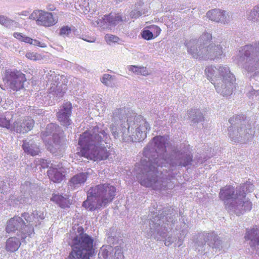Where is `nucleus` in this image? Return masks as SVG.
<instances>
[{
	"instance_id": "1",
	"label": "nucleus",
	"mask_w": 259,
	"mask_h": 259,
	"mask_svg": "<svg viewBox=\"0 0 259 259\" xmlns=\"http://www.w3.org/2000/svg\"><path fill=\"white\" fill-rule=\"evenodd\" d=\"M167 139L163 136H156L144 149L143 157L141 161V170L137 172V178L140 183L146 187L160 190L170 189L172 186L166 175L167 169L173 170L177 166H186L191 164L192 156L185 148H175L170 156H167L165 144Z\"/></svg>"
},
{
	"instance_id": "2",
	"label": "nucleus",
	"mask_w": 259,
	"mask_h": 259,
	"mask_svg": "<svg viewBox=\"0 0 259 259\" xmlns=\"http://www.w3.org/2000/svg\"><path fill=\"white\" fill-rule=\"evenodd\" d=\"M128 108H116L111 115L112 123L110 129L115 138L121 137L127 142H140L147 137L151 129L145 118L141 115L128 116Z\"/></svg>"
},
{
	"instance_id": "3",
	"label": "nucleus",
	"mask_w": 259,
	"mask_h": 259,
	"mask_svg": "<svg viewBox=\"0 0 259 259\" xmlns=\"http://www.w3.org/2000/svg\"><path fill=\"white\" fill-rule=\"evenodd\" d=\"M103 125L92 126L80 135L78 145L81 155L94 161L106 159L110 154V136Z\"/></svg>"
},
{
	"instance_id": "4",
	"label": "nucleus",
	"mask_w": 259,
	"mask_h": 259,
	"mask_svg": "<svg viewBox=\"0 0 259 259\" xmlns=\"http://www.w3.org/2000/svg\"><path fill=\"white\" fill-rule=\"evenodd\" d=\"M253 189L252 184L247 183L237 187L235 193L233 187L226 186L221 189L219 197L228 211L239 215L251 210L252 204L246 198V194L252 192Z\"/></svg>"
},
{
	"instance_id": "5",
	"label": "nucleus",
	"mask_w": 259,
	"mask_h": 259,
	"mask_svg": "<svg viewBox=\"0 0 259 259\" xmlns=\"http://www.w3.org/2000/svg\"><path fill=\"white\" fill-rule=\"evenodd\" d=\"M207 79L212 83L218 93L223 96L230 95L235 87V78L227 66H207L204 71Z\"/></svg>"
},
{
	"instance_id": "6",
	"label": "nucleus",
	"mask_w": 259,
	"mask_h": 259,
	"mask_svg": "<svg viewBox=\"0 0 259 259\" xmlns=\"http://www.w3.org/2000/svg\"><path fill=\"white\" fill-rule=\"evenodd\" d=\"M116 195V188L108 183L101 184L90 188L87 199L82 206L93 211L105 207L111 203Z\"/></svg>"
},
{
	"instance_id": "7",
	"label": "nucleus",
	"mask_w": 259,
	"mask_h": 259,
	"mask_svg": "<svg viewBox=\"0 0 259 259\" xmlns=\"http://www.w3.org/2000/svg\"><path fill=\"white\" fill-rule=\"evenodd\" d=\"M234 61L248 72L259 73V40L243 46Z\"/></svg>"
},
{
	"instance_id": "8",
	"label": "nucleus",
	"mask_w": 259,
	"mask_h": 259,
	"mask_svg": "<svg viewBox=\"0 0 259 259\" xmlns=\"http://www.w3.org/2000/svg\"><path fill=\"white\" fill-rule=\"evenodd\" d=\"M78 234L72 236L69 244L72 250L67 259H90L92 254L93 246V239L82 232L83 229L78 227Z\"/></svg>"
},
{
	"instance_id": "9",
	"label": "nucleus",
	"mask_w": 259,
	"mask_h": 259,
	"mask_svg": "<svg viewBox=\"0 0 259 259\" xmlns=\"http://www.w3.org/2000/svg\"><path fill=\"white\" fill-rule=\"evenodd\" d=\"M173 222L174 219L171 214L155 215L149 222V228L147 232L149 230L151 235L157 240L165 238L164 244L168 246L176 241V238L166 235L169 225L171 226L170 223L172 224Z\"/></svg>"
},
{
	"instance_id": "10",
	"label": "nucleus",
	"mask_w": 259,
	"mask_h": 259,
	"mask_svg": "<svg viewBox=\"0 0 259 259\" xmlns=\"http://www.w3.org/2000/svg\"><path fill=\"white\" fill-rule=\"evenodd\" d=\"M240 118L241 116L238 115L229 119L231 125L228 129V135L232 141L246 143L253 139L254 131L247 121H240Z\"/></svg>"
},
{
	"instance_id": "11",
	"label": "nucleus",
	"mask_w": 259,
	"mask_h": 259,
	"mask_svg": "<svg viewBox=\"0 0 259 259\" xmlns=\"http://www.w3.org/2000/svg\"><path fill=\"white\" fill-rule=\"evenodd\" d=\"M209 247L215 251L221 250L222 248V241L214 232L203 233L199 236L195 243V248L198 252H207V249Z\"/></svg>"
},
{
	"instance_id": "12",
	"label": "nucleus",
	"mask_w": 259,
	"mask_h": 259,
	"mask_svg": "<svg viewBox=\"0 0 259 259\" xmlns=\"http://www.w3.org/2000/svg\"><path fill=\"white\" fill-rule=\"evenodd\" d=\"M46 78L48 79V85H49L50 98H61L67 89L66 85L60 82L61 80H65V76L60 75L54 71L50 70L46 74Z\"/></svg>"
},
{
	"instance_id": "13",
	"label": "nucleus",
	"mask_w": 259,
	"mask_h": 259,
	"mask_svg": "<svg viewBox=\"0 0 259 259\" xmlns=\"http://www.w3.org/2000/svg\"><path fill=\"white\" fill-rule=\"evenodd\" d=\"M4 81L11 90L17 91L23 88L26 81L25 74L18 70H6Z\"/></svg>"
},
{
	"instance_id": "14",
	"label": "nucleus",
	"mask_w": 259,
	"mask_h": 259,
	"mask_svg": "<svg viewBox=\"0 0 259 259\" xmlns=\"http://www.w3.org/2000/svg\"><path fill=\"white\" fill-rule=\"evenodd\" d=\"M126 17L122 16L121 14L110 13L108 15H104L101 18H98L95 21L94 24L98 27H100L103 29L109 28L112 29V27L120 24L121 22L127 21Z\"/></svg>"
},
{
	"instance_id": "15",
	"label": "nucleus",
	"mask_w": 259,
	"mask_h": 259,
	"mask_svg": "<svg viewBox=\"0 0 259 259\" xmlns=\"http://www.w3.org/2000/svg\"><path fill=\"white\" fill-rule=\"evenodd\" d=\"M26 226L27 225H25L24 222L21 217H15L8 222L6 230L8 233H10L15 230L21 231L22 233V241L25 242V239L30 235L27 233L28 228H25Z\"/></svg>"
},
{
	"instance_id": "16",
	"label": "nucleus",
	"mask_w": 259,
	"mask_h": 259,
	"mask_svg": "<svg viewBox=\"0 0 259 259\" xmlns=\"http://www.w3.org/2000/svg\"><path fill=\"white\" fill-rule=\"evenodd\" d=\"M29 19L36 20L38 25L45 26L54 25L57 22L53 17L52 13L39 10L34 11L29 16Z\"/></svg>"
},
{
	"instance_id": "17",
	"label": "nucleus",
	"mask_w": 259,
	"mask_h": 259,
	"mask_svg": "<svg viewBox=\"0 0 259 259\" xmlns=\"http://www.w3.org/2000/svg\"><path fill=\"white\" fill-rule=\"evenodd\" d=\"M22 217L24 218L27 223H29V224L25 228H28L27 233L29 235H31L33 233V226H37L39 225V221L45 219V215L43 211L36 210L31 215L27 213H24L22 214Z\"/></svg>"
},
{
	"instance_id": "18",
	"label": "nucleus",
	"mask_w": 259,
	"mask_h": 259,
	"mask_svg": "<svg viewBox=\"0 0 259 259\" xmlns=\"http://www.w3.org/2000/svg\"><path fill=\"white\" fill-rule=\"evenodd\" d=\"M185 45L188 54L198 60H203L205 45L196 39H192L186 42Z\"/></svg>"
},
{
	"instance_id": "19",
	"label": "nucleus",
	"mask_w": 259,
	"mask_h": 259,
	"mask_svg": "<svg viewBox=\"0 0 259 259\" xmlns=\"http://www.w3.org/2000/svg\"><path fill=\"white\" fill-rule=\"evenodd\" d=\"M223 48L220 44H211L204 47V54L202 55L203 60H218L222 58Z\"/></svg>"
},
{
	"instance_id": "20",
	"label": "nucleus",
	"mask_w": 259,
	"mask_h": 259,
	"mask_svg": "<svg viewBox=\"0 0 259 259\" xmlns=\"http://www.w3.org/2000/svg\"><path fill=\"white\" fill-rule=\"evenodd\" d=\"M34 120L29 116L18 119L16 121L13 126L10 125L11 130L19 133H25L30 131L34 125Z\"/></svg>"
},
{
	"instance_id": "21",
	"label": "nucleus",
	"mask_w": 259,
	"mask_h": 259,
	"mask_svg": "<svg viewBox=\"0 0 259 259\" xmlns=\"http://www.w3.org/2000/svg\"><path fill=\"white\" fill-rule=\"evenodd\" d=\"M67 170L62 164L52 163L48 170V175L52 181L54 183H60L64 179Z\"/></svg>"
},
{
	"instance_id": "22",
	"label": "nucleus",
	"mask_w": 259,
	"mask_h": 259,
	"mask_svg": "<svg viewBox=\"0 0 259 259\" xmlns=\"http://www.w3.org/2000/svg\"><path fill=\"white\" fill-rule=\"evenodd\" d=\"M114 254L113 256L111 253L114 250V248L111 245L103 246L99 252V256L100 258L104 259H123V255L121 250L119 246L115 247Z\"/></svg>"
},
{
	"instance_id": "23",
	"label": "nucleus",
	"mask_w": 259,
	"mask_h": 259,
	"mask_svg": "<svg viewBox=\"0 0 259 259\" xmlns=\"http://www.w3.org/2000/svg\"><path fill=\"white\" fill-rule=\"evenodd\" d=\"M207 17L210 20L216 22L228 23L230 20V17L228 13L220 9H213L206 13Z\"/></svg>"
},
{
	"instance_id": "24",
	"label": "nucleus",
	"mask_w": 259,
	"mask_h": 259,
	"mask_svg": "<svg viewBox=\"0 0 259 259\" xmlns=\"http://www.w3.org/2000/svg\"><path fill=\"white\" fill-rule=\"evenodd\" d=\"M71 104L69 102H66L58 113V119L61 124L64 126H68L71 124L69 117L71 114Z\"/></svg>"
},
{
	"instance_id": "25",
	"label": "nucleus",
	"mask_w": 259,
	"mask_h": 259,
	"mask_svg": "<svg viewBox=\"0 0 259 259\" xmlns=\"http://www.w3.org/2000/svg\"><path fill=\"white\" fill-rule=\"evenodd\" d=\"M244 238L246 240H249L250 246L256 249L259 246V228L257 227L251 229H247L245 234Z\"/></svg>"
},
{
	"instance_id": "26",
	"label": "nucleus",
	"mask_w": 259,
	"mask_h": 259,
	"mask_svg": "<svg viewBox=\"0 0 259 259\" xmlns=\"http://www.w3.org/2000/svg\"><path fill=\"white\" fill-rule=\"evenodd\" d=\"M60 134V127L56 124H49L46 129V131L42 133V138L46 137L52 136L54 143L55 144H59L61 143V136Z\"/></svg>"
},
{
	"instance_id": "27",
	"label": "nucleus",
	"mask_w": 259,
	"mask_h": 259,
	"mask_svg": "<svg viewBox=\"0 0 259 259\" xmlns=\"http://www.w3.org/2000/svg\"><path fill=\"white\" fill-rule=\"evenodd\" d=\"M89 175V172H80L74 175L69 181V186L73 189H77L84 185Z\"/></svg>"
},
{
	"instance_id": "28",
	"label": "nucleus",
	"mask_w": 259,
	"mask_h": 259,
	"mask_svg": "<svg viewBox=\"0 0 259 259\" xmlns=\"http://www.w3.org/2000/svg\"><path fill=\"white\" fill-rule=\"evenodd\" d=\"M23 149L25 153L31 156L38 155L40 152L39 146L33 140H25L23 144Z\"/></svg>"
},
{
	"instance_id": "29",
	"label": "nucleus",
	"mask_w": 259,
	"mask_h": 259,
	"mask_svg": "<svg viewBox=\"0 0 259 259\" xmlns=\"http://www.w3.org/2000/svg\"><path fill=\"white\" fill-rule=\"evenodd\" d=\"M37 198L36 197L33 195L31 193H25L23 197L20 198L14 199V197L12 196L10 198V204L11 205L18 204L19 203L22 204H31L33 201H35Z\"/></svg>"
},
{
	"instance_id": "30",
	"label": "nucleus",
	"mask_w": 259,
	"mask_h": 259,
	"mask_svg": "<svg viewBox=\"0 0 259 259\" xmlns=\"http://www.w3.org/2000/svg\"><path fill=\"white\" fill-rule=\"evenodd\" d=\"M13 36L15 38L21 41H24L25 42L29 43L34 46H39L41 48L47 47V45L45 43L40 42L36 39H33L30 37L26 36L21 33L15 32L13 34Z\"/></svg>"
},
{
	"instance_id": "31",
	"label": "nucleus",
	"mask_w": 259,
	"mask_h": 259,
	"mask_svg": "<svg viewBox=\"0 0 259 259\" xmlns=\"http://www.w3.org/2000/svg\"><path fill=\"white\" fill-rule=\"evenodd\" d=\"M186 119H190L193 123H198L203 120V116L200 110L198 109H191L187 112Z\"/></svg>"
},
{
	"instance_id": "32",
	"label": "nucleus",
	"mask_w": 259,
	"mask_h": 259,
	"mask_svg": "<svg viewBox=\"0 0 259 259\" xmlns=\"http://www.w3.org/2000/svg\"><path fill=\"white\" fill-rule=\"evenodd\" d=\"M21 242L19 239L16 237H11L6 241V249L8 251L14 252L20 247Z\"/></svg>"
},
{
	"instance_id": "33",
	"label": "nucleus",
	"mask_w": 259,
	"mask_h": 259,
	"mask_svg": "<svg viewBox=\"0 0 259 259\" xmlns=\"http://www.w3.org/2000/svg\"><path fill=\"white\" fill-rule=\"evenodd\" d=\"M128 71L132 72L136 75L147 76L150 72L146 67L139 66L136 65H129L127 67Z\"/></svg>"
},
{
	"instance_id": "34",
	"label": "nucleus",
	"mask_w": 259,
	"mask_h": 259,
	"mask_svg": "<svg viewBox=\"0 0 259 259\" xmlns=\"http://www.w3.org/2000/svg\"><path fill=\"white\" fill-rule=\"evenodd\" d=\"M25 56L29 60L33 61H47V56L44 54H39L33 52H28L26 53Z\"/></svg>"
},
{
	"instance_id": "35",
	"label": "nucleus",
	"mask_w": 259,
	"mask_h": 259,
	"mask_svg": "<svg viewBox=\"0 0 259 259\" xmlns=\"http://www.w3.org/2000/svg\"><path fill=\"white\" fill-rule=\"evenodd\" d=\"M51 200L55 202L62 208L68 207L69 204V202L67 198L58 194L53 195L51 198Z\"/></svg>"
},
{
	"instance_id": "36",
	"label": "nucleus",
	"mask_w": 259,
	"mask_h": 259,
	"mask_svg": "<svg viewBox=\"0 0 259 259\" xmlns=\"http://www.w3.org/2000/svg\"><path fill=\"white\" fill-rule=\"evenodd\" d=\"M247 19L254 22H259V4L254 7L248 12Z\"/></svg>"
},
{
	"instance_id": "37",
	"label": "nucleus",
	"mask_w": 259,
	"mask_h": 259,
	"mask_svg": "<svg viewBox=\"0 0 259 259\" xmlns=\"http://www.w3.org/2000/svg\"><path fill=\"white\" fill-rule=\"evenodd\" d=\"M0 24L7 28H11L15 26L16 22L6 16L0 15Z\"/></svg>"
},
{
	"instance_id": "38",
	"label": "nucleus",
	"mask_w": 259,
	"mask_h": 259,
	"mask_svg": "<svg viewBox=\"0 0 259 259\" xmlns=\"http://www.w3.org/2000/svg\"><path fill=\"white\" fill-rule=\"evenodd\" d=\"M94 102L96 103L95 107L98 111L104 112L105 111L106 105L105 103L102 101L101 98H97L95 99V101H94Z\"/></svg>"
},
{
	"instance_id": "39",
	"label": "nucleus",
	"mask_w": 259,
	"mask_h": 259,
	"mask_svg": "<svg viewBox=\"0 0 259 259\" xmlns=\"http://www.w3.org/2000/svg\"><path fill=\"white\" fill-rule=\"evenodd\" d=\"M113 79L112 75L108 74H104L101 78V81L106 86H111Z\"/></svg>"
},
{
	"instance_id": "40",
	"label": "nucleus",
	"mask_w": 259,
	"mask_h": 259,
	"mask_svg": "<svg viewBox=\"0 0 259 259\" xmlns=\"http://www.w3.org/2000/svg\"><path fill=\"white\" fill-rule=\"evenodd\" d=\"M134 8L139 11L144 10V14H146L148 11V8L146 5L145 4L144 2L142 0L138 1L135 4Z\"/></svg>"
},
{
	"instance_id": "41",
	"label": "nucleus",
	"mask_w": 259,
	"mask_h": 259,
	"mask_svg": "<svg viewBox=\"0 0 259 259\" xmlns=\"http://www.w3.org/2000/svg\"><path fill=\"white\" fill-rule=\"evenodd\" d=\"M105 39L108 44L111 45L112 43L117 42L119 40V38L113 34H107L105 36Z\"/></svg>"
},
{
	"instance_id": "42",
	"label": "nucleus",
	"mask_w": 259,
	"mask_h": 259,
	"mask_svg": "<svg viewBox=\"0 0 259 259\" xmlns=\"http://www.w3.org/2000/svg\"><path fill=\"white\" fill-rule=\"evenodd\" d=\"M143 15H144V10H141V11H139L134 8L130 13V17L131 19H136Z\"/></svg>"
},
{
	"instance_id": "43",
	"label": "nucleus",
	"mask_w": 259,
	"mask_h": 259,
	"mask_svg": "<svg viewBox=\"0 0 259 259\" xmlns=\"http://www.w3.org/2000/svg\"><path fill=\"white\" fill-rule=\"evenodd\" d=\"M142 37L145 40H151L154 38L153 37V32L150 30L144 29L141 32Z\"/></svg>"
},
{
	"instance_id": "44",
	"label": "nucleus",
	"mask_w": 259,
	"mask_h": 259,
	"mask_svg": "<svg viewBox=\"0 0 259 259\" xmlns=\"http://www.w3.org/2000/svg\"><path fill=\"white\" fill-rule=\"evenodd\" d=\"M148 28L153 32L154 37H157L160 34L161 31L160 28L155 25L149 26Z\"/></svg>"
},
{
	"instance_id": "45",
	"label": "nucleus",
	"mask_w": 259,
	"mask_h": 259,
	"mask_svg": "<svg viewBox=\"0 0 259 259\" xmlns=\"http://www.w3.org/2000/svg\"><path fill=\"white\" fill-rule=\"evenodd\" d=\"M71 29L69 26H63L60 29L59 34L64 37L68 36L71 33Z\"/></svg>"
},
{
	"instance_id": "46",
	"label": "nucleus",
	"mask_w": 259,
	"mask_h": 259,
	"mask_svg": "<svg viewBox=\"0 0 259 259\" xmlns=\"http://www.w3.org/2000/svg\"><path fill=\"white\" fill-rule=\"evenodd\" d=\"M0 126L6 127L7 128H10V122L9 120L6 119V117H0Z\"/></svg>"
},
{
	"instance_id": "47",
	"label": "nucleus",
	"mask_w": 259,
	"mask_h": 259,
	"mask_svg": "<svg viewBox=\"0 0 259 259\" xmlns=\"http://www.w3.org/2000/svg\"><path fill=\"white\" fill-rule=\"evenodd\" d=\"M36 162L37 164H39L41 165V167H42L43 168H45L48 167H50L51 164L52 163H50V161H48L47 160H45L44 159H40L38 160H36Z\"/></svg>"
},
{
	"instance_id": "48",
	"label": "nucleus",
	"mask_w": 259,
	"mask_h": 259,
	"mask_svg": "<svg viewBox=\"0 0 259 259\" xmlns=\"http://www.w3.org/2000/svg\"><path fill=\"white\" fill-rule=\"evenodd\" d=\"M211 38V35L210 33L206 32V33H203L201 35L199 40H198V41H200V42H201V40H204V41H208Z\"/></svg>"
},
{
	"instance_id": "49",
	"label": "nucleus",
	"mask_w": 259,
	"mask_h": 259,
	"mask_svg": "<svg viewBox=\"0 0 259 259\" xmlns=\"http://www.w3.org/2000/svg\"><path fill=\"white\" fill-rule=\"evenodd\" d=\"M6 187V185L4 184V182H0V192H1L2 193H4L6 191L5 189Z\"/></svg>"
},
{
	"instance_id": "50",
	"label": "nucleus",
	"mask_w": 259,
	"mask_h": 259,
	"mask_svg": "<svg viewBox=\"0 0 259 259\" xmlns=\"http://www.w3.org/2000/svg\"><path fill=\"white\" fill-rule=\"evenodd\" d=\"M224 78L225 79L223 78V77H221V78H220V79H221V84H223V88H226L225 84H226V82L225 83L224 81H225V82H228L229 80L227 79L228 77H227V76H225Z\"/></svg>"
},
{
	"instance_id": "51",
	"label": "nucleus",
	"mask_w": 259,
	"mask_h": 259,
	"mask_svg": "<svg viewBox=\"0 0 259 259\" xmlns=\"http://www.w3.org/2000/svg\"><path fill=\"white\" fill-rule=\"evenodd\" d=\"M259 95V90L257 91H256L255 90H252L249 93V97L250 98L251 96L252 95H255L256 96H258Z\"/></svg>"
},
{
	"instance_id": "52",
	"label": "nucleus",
	"mask_w": 259,
	"mask_h": 259,
	"mask_svg": "<svg viewBox=\"0 0 259 259\" xmlns=\"http://www.w3.org/2000/svg\"><path fill=\"white\" fill-rule=\"evenodd\" d=\"M21 15L25 16H27L28 15V12H27L26 11L23 12L21 13Z\"/></svg>"
},
{
	"instance_id": "53",
	"label": "nucleus",
	"mask_w": 259,
	"mask_h": 259,
	"mask_svg": "<svg viewBox=\"0 0 259 259\" xmlns=\"http://www.w3.org/2000/svg\"><path fill=\"white\" fill-rule=\"evenodd\" d=\"M173 120H175V121H176V117H173V120H171V123H172L173 122H174Z\"/></svg>"
},
{
	"instance_id": "54",
	"label": "nucleus",
	"mask_w": 259,
	"mask_h": 259,
	"mask_svg": "<svg viewBox=\"0 0 259 259\" xmlns=\"http://www.w3.org/2000/svg\"><path fill=\"white\" fill-rule=\"evenodd\" d=\"M84 40L87 41H89V42H94V40H86V39H84Z\"/></svg>"
},
{
	"instance_id": "55",
	"label": "nucleus",
	"mask_w": 259,
	"mask_h": 259,
	"mask_svg": "<svg viewBox=\"0 0 259 259\" xmlns=\"http://www.w3.org/2000/svg\"><path fill=\"white\" fill-rule=\"evenodd\" d=\"M111 239H112V238H111V237H109V238H108L107 241H108V242H109V241H110V240H111Z\"/></svg>"
},
{
	"instance_id": "56",
	"label": "nucleus",
	"mask_w": 259,
	"mask_h": 259,
	"mask_svg": "<svg viewBox=\"0 0 259 259\" xmlns=\"http://www.w3.org/2000/svg\"><path fill=\"white\" fill-rule=\"evenodd\" d=\"M61 81H62V83L63 82V83H64V82H65V80H61Z\"/></svg>"
},
{
	"instance_id": "57",
	"label": "nucleus",
	"mask_w": 259,
	"mask_h": 259,
	"mask_svg": "<svg viewBox=\"0 0 259 259\" xmlns=\"http://www.w3.org/2000/svg\"><path fill=\"white\" fill-rule=\"evenodd\" d=\"M182 244V241H180V243L179 244V246H180Z\"/></svg>"
},
{
	"instance_id": "58",
	"label": "nucleus",
	"mask_w": 259,
	"mask_h": 259,
	"mask_svg": "<svg viewBox=\"0 0 259 259\" xmlns=\"http://www.w3.org/2000/svg\"><path fill=\"white\" fill-rule=\"evenodd\" d=\"M29 184V182H27V183H26V185H27V184Z\"/></svg>"
}]
</instances>
